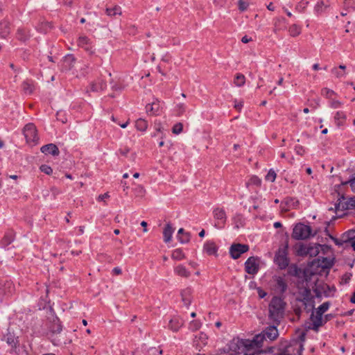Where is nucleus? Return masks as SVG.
<instances>
[{"mask_svg":"<svg viewBox=\"0 0 355 355\" xmlns=\"http://www.w3.org/2000/svg\"><path fill=\"white\" fill-rule=\"evenodd\" d=\"M328 7V5L325 4L323 1H320L318 2L315 7V10L317 12H322L324 11V8H326Z\"/></svg>","mask_w":355,"mask_h":355,"instance_id":"nucleus-42","label":"nucleus"},{"mask_svg":"<svg viewBox=\"0 0 355 355\" xmlns=\"http://www.w3.org/2000/svg\"><path fill=\"white\" fill-rule=\"evenodd\" d=\"M307 5H308L307 1H302L296 6V9L298 10L300 12H302L306 8Z\"/></svg>","mask_w":355,"mask_h":355,"instance_id":"nucleus-46","label":"nucleus"},{"mask_svg":"<svg viewBox=\"0 0 355 355\" xmlns=\"http://www.w3.org/2000/svg\"><path fill=\"white\" fill-rule=\"evenodd\" d=\"M42 153L48 155L51 154L53 156H58L60 153L59 149L56 145L53 144H49L47 145H44L41 147Z\"/></svg>","mask_w":355,"mask_h":355,"instance_id":"nucleus-12","label":"nucleus"},{"mask_svg":"<svg viewBox=\"0 0 355 355\" xmlns=\"http://www.w3.org/2000/svg\"><path fill=\"white\" fill-rule=\"evenodd\" d=\"M199 338L202 340H206L207 339V335L204 333H200L199 334Z\"/></svg>","mask_w":355,"mask_h":355,"instance_id":"nucleus-62","label":"nucleus"},{"mask_svg":"<svg viewBox=\"0 0 355 355\" xmlns=\"http://www.w3.org/2000/svg\"><path fill=\"white\" fill-rule=\"evenodd\" d=\"M232 222H233L234 228L239 229L240 227H242L244 226L245 218L243 215H241L240 214H237L232 218Z\"/></svg>","mask_w":355,"mask_h":355,"instance_id":"nucleus-19","label":"nucleus"},{"mask_svg":"<svg viewBox=\"0 0 355 355\" xmlns=\"http://www.w3.org/2000/svg\"><path fill=\"white\" fill-rule=\"evenodd\" d=\"M183 324L182 320L179 318H173L169 321L168 328L173 331H178Z\"/></svg>","mask_w":355,"mask_h":355,"instance_id":"nucleus-17","label":"nucleus"},{"mask_svg":"<svg viewBox=\"0 0 355 355\" xmlns=\"http://www.w3.org/2000/svg\"><path fill=\"white\" fill-rule=\"evenodd\" d=\"M245 83V77L242 73H236L234 78V84L236 87H242Z\"/></svg>","mask_w":355,"mask_h":355,"instance_id":"nucleus-30","label":"nucleus"},{"mask_svg":"<svg viewBox=\"0 0 355 355\" xmlns=\"http://www.w3.org/2000/svg\"><path fill=\"white\" fill-rule=\"evenodd\" d=\"M352 277L351 273H345L340 279V284H347L349 282Z\"/></svg>","mask_w":355,"mask_h":355,"instance_id":"nucleus-43","label":"nucleus"},{"mask_svg":"<svg viewBox=\"0 0 355 355\" xmlns=\"http://www.w3.org/2000/svg\"><path fill=\"white\" fill-rule=\"evenodd\" d=\"M10 33V24L7 21L0 23V36L6 38Z\"/></svg>","mask_w":355,"mask_h":355,"instance_id":"nucleus-25","label":"nucleus"},{"mask_svg":"<svg viewBox=\"0 0 355 355\" xmlns=\"http://www.w3.org/2000/svg\"><path fill=\"white\" fill-rule=\"evenodd\" d=\"M171 257L175 260H182L184 259L185 255L183 253L182 250L180 249H175L173 251Z\"/></svg>","mask_w":355,"mask_h":355,"instance_id":"nucleus-35","label":"nucleus"},{"mask_svg":"<svg viewBox=\"0 0 355 355\" xmlns=\"http://www.w3.org/2000/svg\"><path fill=\"white\" fill-rule=\"evenodd\" d=\"M141 225L144 227V232H146L148 231L146 227H147V223L146 221H142L141 223Z\"/></svg>","mask_w":355,"mask_h":355,"instance_id":"nucleus-63","label":"nucleus"},{"mask_svg":"<svg viewBox=\"0 0 355 355\" xmlns=\"http://www.w3.org/2000/svg\"><path fill=\"white\" fill-rule=\"evenodd\" d=\"M243 104H244L243 101H235L234 107L238 111H241L242 107H243Z\"/></svg>","mask_w":355,"mask_h":355,"instance_id":"nucleus-52","label":"nucleus"},{"mask_svg":"<svg viewBox=\"0 0 355 355\" xmlns=\"http://www.w3.org/2000/svg\"><path fill=\"white\" fill-rule=\"evenodd\" d=\"M112 272L114 275H119L122 272L121 269L119 267L114 268Z\"/></svg>","mask_w":355,"mask_h":355,"instance_id":"nucleus-60","label":"nucleus"},{"mask_svg":"<svg viewBox=\"0 0 355 355\" xmlns=\"http://www.w3.org/2000/svg\"><path fill=\"white\" fill-rule=\"evenodd\" d=\"M183 125L182 123H177L172 128V132L175 135H179L182 132Z\"/></svg>","mask_w":355,"mask_h":355,"instance_id":"nucleus-40","label":"nucleus"},{"mask_svg":"<svg viewBox=\"0 0 355 355\" xmlns=\"http://www.w3.org/2000/svg\"><path fill=\"white\" fill-rule=\"evenodd\" d=\"M345 184H349L352 190L355 193V178L349 180V182H346Z\"/></svg>","mask_w":355,"mask_h":355,"instance_id":"nucleus-58","label":"nucleus"},{"mask_svg":"<svg viewBox=\"0 0 355 355\" xmlns=\"http://www.w3.org/2000/svg\"><path fill=\"white\" fill-rule=\"evenodd\" d=\"M348 208V205L345 201L344 197H342L338 200V202L335 205V211L338 213L339 211H344ZM329 210H334L333 208H330Z\"/></svg>","mask_w":355,"mask_h":355,"instance_id":"nucleus-22","label":"nucleus"},{"mask_svg":"<svg viewBox=\"0 0 355 355\" xmlns=\"http://www.w3.org/2000/svg\"><path fill=\"white\" fill-rule=\"evenodd\" d=\"M276 178V173L272 169H270L268 172V180H270L272 182H274Z\"/></svg>","mask_w":355,"mask_h":355,"instance_id":"nucleus-50","label":"nucleus"},{"mask_svg":"<svg viewBox=\"0 0 355 355\" xmlns=\"http://www.w3.org/2000/svg\"><path fill=\"white\" fill-rule=\"evenodd\" d=\"M332 72L338 77V78H340V77H342L344 76L343 73H340L337 69H334L332 70Z\"/></svg>","mask_w":355,"mask_h":355,"instance_id":"nucleus-61","label":"nucleus"},{"mask_svg":"<svg viewBox=\"0 0 355 355\" xmlns=\"http://www.w3.org/2000/svg\"><path fill=\"white\" fill-rule=\"evenodd\" d=\"M76 60L73 55H71V54L67 55L63 59V65H62L63 70L68 71V70L71 69L74 66Z\"/></svg>","mask_w":355,"mask_h":355,"instance_id":"nucleus-13","label":"nucleus"},{"mask_svg":"<svg viewBox=\"0 0 355 355\" xmlns=\"http://www.w3.org/2000/svg\"><path fill=\"white\" fill-rule=\"evenodd\" d=\"M248 6V4L246 2L243 1L241 0H240L239 2V7L241 11L246 10Z\"/></svg>","mask_w":355,"mask_h":355,"instance_id":"nucleus-53","label":"nucleus"},{"mask_svg":"<svg viewBox=\"0 0 355 355\" xmlns=\"http://www.w3.org/2000/svg\"><path fill=\"white\" fill-rule=\"evenodd\" d=\"M178 114L182 115L185 112V105L184 103H179L177 105Z\"/></svg>","mask_w":355,"mask_h":355,"instance_id":"nucleus-49","label":"nucleus"},{"mask_svg":"<svg viewBox=\"0 0 355 355\" xmlns=\"http://www.w3.org/2000/svg\"><path fill=\"white\" fill-rule=\"evenodd\" d=\"M23 89L26 93L31 94L33 90V87L31 83L26 82L23 84Z\"/></svg>","mask_w":355,"mask_h":355,"instance_id":"nucleus-44","label":"nucleus"},{"mask_svg":"<svg viewBox=\"0 0 355 355\" xmlns=\"http://www.w3.org/2000/svg\"><path fill=\"white\" fill-rule=\"evenodd\" d=\"M275 261L280 268H285L288 266L289 261L288 259L287 258L286 245H284L279 248L275 255Z\"/></svg>","mask_w":355,"mask_h":355,"instance_id":"nucleus-6","label":"nucleus"},{"mask_svg":"<svg viewBox=\"0 0 355 355\" xmlns=\"http://www.w3.org/2000/svg\"><path fill=\"white\" fill-rule=\"evenodd\" d=\"M182 301L186 306H189L191 303V299L190 297H185L182 295Z\"/></svg>","mask_w":355,"mask_h":355,"instance_id":"nucleus-55","label":"nucleus"},{"mask_svg":"<svg viewBox=\"0 0 355 355\" xmlns=\"http://www.w3.org/2000/svg\"><path fill=\"white\" fill-rule=\"evenodd\" d=\"M175 273L182 277L187 278L190 276V272L182 265H179L174 269Z\"/></svg>","mask_w":355,"mask_h":355,"instance_id":"nucleus-26","label":"nucleus"},{"mask_svg":"<svg viewBox=\"0 0 355 355\" xmlns=\"http://www.w3.org/2000/svg\"><path fill=\"white\" fill-rule=\"evenodd\" d=\"M204 250L209 255L216 254L217 252V247L213 242H207L204 245Z\"/></svg>","mask_w":355,"mask_h":355,"instance_id":"nucleus-27","label":"nucleus"},{"mask_svg":"<svg viewBox=\"0 0 355 355\" xmlns=\"http://www.w3.org/2000/svg\"><path fill=\"white\" fill-rule=\"evenodd\" d=\"M296 153L300 155H303L305 153V149L301 146H297L295 147Z\"/></svg>","mask_w":355,"mask_h":355,"instance_id":"nucleus-54","label":"nucleus"},{"mask_svg":"<svg viewBox=\"0 0 355 355\" xmlns=\"http://www.w3.org/2000/svg\"><path fill=\"white\" fill-rule=\"evenodd\" d=\"M178 239L181 243H187L190 241V234L185 232L183 228H180L178 232Z\"/></svg>","mask_w":355,"mask_h":355,"instance_id":"nucleus-24","label":"nucleus"},{"mask_svg":"<svg viewBox=\"0 0 355 355\" xmlns=\"http://www.w3.org/2000/svg\"><path fill=\"white\" fill-rule=\"evenodd\" d=\"M7 343L10 345L12 349H15L18 344V342L15 339L13 336H10L7 338Z\"/></svg>","mask_w":355,"mask_h":355,"instance_id":"nucleus-45","label":"nucleus"},{"mask_svg":"<svg viewBox=\"0 0 355 355\" xmlns=\"http://www.w3.org/2000/svg\"><path fill=\"white\" fill-rule=\"evenodd\" d=\"M106 14L108 16H111V17L121 15L122 14L121 8L119 6H115L113 8H107Z\"/></svg>","mask_w":355,"mask_h":355,"instance_id":"nucleus-29","label":"nucleus"},{"mask_svg":"<svg viewBox=\"0 0 355 355\" xmlns=\"http://www.w3.org/2000/svg\"><path fill=\"white\" fill-rule=\"evenodd\" d=\"M343 105V103L338 101V100H332L331 101V107L332 108H334V109H337V108H339L341 105Z\"/></svg>","mask_w":355,"mask_h":355,"instance_id":"nucleus-51","label":"nucleus"},{"mask_svg":"<svg viewBox=\"0 0 355 355\" xmlns=\"http://www.w3.org/2000/svg\"><path fill=\"white\" fill-rule=\"evenodd\" d=\"M347 119V116L343 111H338L334 116V121L338 126L343 125Z\"/></svg>","mask_w":355,"mask_h":355,"instance_id":"nucleus-21","label":"nucleus"},{"mask_svg":"<svg viewBox=\"0 0 355 355\" xmlns=\"http://www.w3.org/2000/svg\"><path fill=\"white\" fill-rule=\"evenodd\" d=\"M110 198V195H109V193H105L103 194H101V195H99L98 196V200L99 201H103L105 200V199H107V198Z\"/></svg>","mask_w":355,"mask_h":355,"instance_id":"nucleus-56","label":"nucleus"},{"mask_svg":"<svg viewBox=\"0 0 355 355\" xmlns=\"http://www.w3.org/2000/svg\"><path fill=\"white\" fill-rule=\"evenodd\" d=\"M288 32L291 37H296L302 33V27L296 24H293L288 26Z\"/></svg>","mask_w":355,"mask_h":355,"instance_id":"nucleus-18","label":"nucleus"},{"mask_svg":"<svg viewBox=\"0 0 355 355\" xmlns=\"http://www.w3.org/2000/svg\"><path fill=\"white\" fill-rule=\"evenodd\" d=\"M214 218L216 220L219 221L225 225L227 220V215L225 209L221 207H216L213 211Z\"/></svg>","mask_w":355,"mask_h":355,"instance_id":"nucleus-11","label":"nucleus"},{"mask_svg":"<svg viewBox=\"0 0 355 355\" xmlns=\"http://www.w3.org/2000/svg\"><path fill=\"white\" fill-rule=\"evenodd\" d=\"M329 307V302H324L322 304H321L315 312L318 313H320V315H323L324 312H326Z\"/></svg>","mask_w":355,"mask_h":355,"instance_id":"nucleus-39","label":"nucleus"},{"mask_svg":"<svg viewBox=\"0 0 355 355\" xmlns=\"http://www.w3.org/2000/svg\"><path fill=\"white\" fill-rule=\"evenodd\" d=\"M174 232V228L171 224L168 223L165 225L163 230L164 241L166 243H169L171 241L172 235Z\"/></svg>","mask_w":355,"mask_h":355,"instance_id":"nucleus-15","label":"nucleus"},{"mask_svg":"<svg viewBox=\"0 0 355 355\" xmlns=\"http://www.w3.org/2000/svg\"><path fill=\"white\" fill-rule=\"evenodd\" d=\"M296 253L300 256L306 255L309 252V246L303 244L298 245L295 247Z\"/></svg>","mask_w":355,"mask_h":355,"instance_id":"nucleus-33","label":"nucleus"},{"mask_svg":"<svg viewBox=\"0 0 355 355\" xmlns=\"http://www.w3.org/2000/svg\"><path fill=\"white\" fill-rule=\"evenodd\" d=\"M257 291L260 298H263L266 295V293L260 287L257 288Z\"/></svg>","mask_w":355,"mask_h":355,"instance_id":"nucleus-57","label":"nucleus"},{"mask_svg":"<svg viewBox=\"0 0 355 355\" xmlns=\"http://www.w3.org/2000/svg\"><path fill=\"white\" fill-rule=\"evenodd\" d=\"M24 134L28 143L35 144L38 140L37 129L33 123L27 124L24 127Z\"/></svg>","mask_w":355,"mask_h":355,"instance_id":"nucleus-7","label":"nucleus"},{"mask_svg":"<svg viewBox=\"0 0 355 355\" xmlns=\"http://www.w3.org/2000/svg\"><path fill=\"white\" fill-rule=\"evenodd\" d=\"M266 333L263 330L257 334L252 340L245 339V355H258L263 353L261 349L266 340Z\"/></svg>","mask_w":355,"mask_h":355,"instance_id":"nucleus-1","label":"nucleus"},{"mask_svg":"<svg viewBox=\"0 0 355 355\" xmlns=\"http://www.w3.org/2000/svg\"><path fill=\"white\" fill-rule=\"evenodd\" d=\"M284 309V303L282 298L274 297L271 300L269 305V312L270 318L277 323L283 315V311Z\"/></svg>","mask_w":355,"mask_h":355,"instance_id":"nucleus-2","label":"nucleus"},{"mask_svg":"<svg viewBox=\"0 0 355 355\" xmlns=\"http://www.w3.org/2000/svg\"><path fill=\"white\" fill-rule=\"evenodd\" d=\"M40 170L47 175H50L53 172L52 168L47 165H42L40 166Z\"/></svg>","mask_w":355,"mask_h":355,"instance_id":"nucleus-47","label":"nucleus"},{"mask_svg":"<svg viewBox=\"0 0 355 355\" xmlns=\"http://www.w3.org/2000/svg\"><path fill=\"white\" fill-rule=\"evenodd\" d=\"M275 289L277 292L283 293L286 289V284L284 280L282 277H277L276 279Z\"/></svg>","mask_w":355,"mask_h":355,"instance_id":"nucleus-28","label":"nucleus"},{"mask_svg":"<svg viewBox=\"0 0 355 355\" xmlns=\"http://www.w3.org/2000/svg\"><path fill=\"white\" fill-rule=\"evenodd\" d=\"M202 322L199 320H194L189 323V329L192 331H198L200 329Z\"/></svg>","mask_w":355,"mask_h":355,"instance_id":"nucleus-38","label":"nucleus"},{"mask_svg":"<svg viewBox=\"0 0 355 355\" xmlns=\"http://www.w3.org/2000/svg\"><path fill=\"white\" fill-rule=\"evenodd\" d=\"M327 248V247L325 245H322L316 243L313 244L309 246V252H307V254H309L310 257H315L319 254L320 250H324V248Z\"/></svg>","mask_w":355,"mask_h":355,"instance_id":"nucleus-16","label":"nucleus"},{"mask_svg":"<svg viewBox=\"0 0 355 355\" xmlns=\"http://www.w3.org/2000/svg\"><path fill=\"white\" fill-rule=\"evenodd\" d=\"M251 40V38H248L247 36H244L242 37L241 41L243 43H248Z\"/></svg>","mask_w":355,"mask_h":355,"instance_id":"nucleus-64","label":"nucleus"},{"mask_svg":"<svg viewBox=\"0 0 355 355\" xmlns=\"http://www.w3.org/2000/svg\"><path fill=\"white\" fill-rule=\"evenodd\" d=\"M228 352L231 355H245V339L236 338L232 340L228 345Z\"/></svg>","mask_w":355,"mask_h":355,"instance_id":"nucleus-4","label":"nucleus"},{"mask_svg":"<svg viewBox=\"0 0 355 355\" xmlns=\"http://www.w3.org/2000/svg\"><path fill=\"white\" fill-rule=\"evenodd\" d=\"M322 94L325 95L327 98H331L334 95H335V93L334 91L329 89L327 88H325L322 90Z\"/></svg>","mask_w":355,"mask_h":355,"instance_id":"nucleus-48","label":"nucleus"},{"mask_svg":"<svg viewBox=\"0 0 355 355\" xmlns=\"http://www.w3.org/2000/svg\"><path fill=\"white\" fill-rule=\"evenodd\" d=\"M285 22V19L284 17H277L274 19L273 24L275 26V31H278L282 29V24Z\"/></svg>","mask_w":355,"mask_h":355,"instance_id":"nucleus-37","label":"nucleus"},{"mask_svg":"<svg viewBox=\"0 0 355 355\" xmlns=\"http://www.w3.org/2000/svg\"><path fill=\"white\" fill-rule=\"evenodd\" d=\"M159 110V105L157 103H153L146 105L147 112H156Z\"/></svg>","mask_w":355,"mask_h":355,"instance_id":"nucleus-41","label":"nucleus"},{"mask_svg":"<svg viewBox=\"0 0 355 355\" xmlns=\"http://www.w3.org/2000/svg\"><path fill=\"white\" fill-rule=\"evenodd\" d=\"M135 127L138 130L144 132L148 128V123L143 119H139L136 121Z\"/></svg>","mask_w":355,"mask_h":355,"instance_id":"nucleus-31","label":"nucleus"},{"mask_svg":"<svg viewBox=\"0 0 355 355\" xmlns=\"http://www.w3.org/2000/svg\"><path fill=\"white\" fill-rule=\"evenodd\" d=\"M311 321L313 324L312 329L315 331H318V328L321 327L326 320H324L322 315L320 313H318L316 312H313L311 315Z\"/></svg>","mask_w":355,"mask_h":355,"instance_id":"nucleus-10","label":"nucleus"},{"mask_svg":"<svg viewBox=\"0 0 355 355\" xmlns=\"http://www.w3.org/2000/svg\"><path fill=\"white\" fill-rule=\"evenodd\" d=\"M311 228L310 226L297 223L293 230L292 237L297 240H304L310 237L311 234Z\"/></svg>","mask_w":355,"mask_h":355,"instance_id":"nucleus-3","label":"nucleus"},{"mask_svg":"<svg viewBox=\"0 0 355 355\" xmlns=\"http://www.w3.org/2000/svg\"><path fill=\"white\" fill-rule=\"evenodd\" d=\"M129 152H130V148L128 147H125L124 148H122L120 150V153L125 157H126L128 155Z\"/></svg>","mask_w":355,"mask_h":355,"instance_id":"nucleus-59","label":"nucleus"},{"mask_svg":"<svg viewBox=\"0 0 355 355\" xmlns=\"http://www.w3.org/2000/svg\"><path fill=\"white\" fill-rule=\"evenodd\" d=\"M106 86V83L103 80L98 79L91 83L89 89L94 92H98L103 90Z\"/></svg>","mask_w":355,"mask_h":355,"instance_id":"nucleus-14","label":"nucleus"},{"mask_svg":"<svg viewBox=\"0 0 355 355\" xmlns=\"http://www.w3.org/2000/svg\"><path fill=\"white\" fill-rule=\"evenodd\" d=\"M155 128L156 130V132L154 133L153 136L155 137L157 135V133L161 134V138L163 139L165 135L164 134V127L160 121H155Z\"/></svg>","mask_w":355,"mask_h":355,"instance_id":"nucleus-34","label":"nucleus"},{"mask_svg":"<svg viewBox=\"0 0 355 355\" xmlns=\"http://www.w3.org/2000/svg\"><path fill=\"white\" fill-rule=\"evenodd\" d=\"M250 248L248 245L241 243H234L230 248V254L232 259H236L241 255L249 250Z\"/></svg>","mask_w":355,"mask_h":355,"instance_id":"nucleus-8","label":"nucleus"},{"mask_svg":"<svg viewBox=\"0 0 355 355\" xmlns=\"http://www.w3.org/2000/svg\"><path fill=\"white\" fill-rule=\"evenodd\" d=\"M260 259L257 257H250L245 262V270L248 274L255 275L260 267Z\"/></svg>","mask_w":355,"mask_h":355,"instance_id":"nucleus-5","label":"nucleus"},{"mask_svg":"<svg viewBox=\"0 0 355 355\" xmlns=\"http://www.w3.org/2000/svg\"><path fill=\"white\" fill-rule=\"evenodd\" d=\"M278 323H279V322H277V323H275L274 322V324L268 327V339L273 340H275L278 337L279 333H278V331H277V327H276V325L278 324Z\"/></svg>","mask_w":355,"mask_h":355,"instance_id":"nucleus-20","label":"nucleus"},{"mask_svg":"<svg viewBox=\"0 0 355 355\" xmlns=\"http://www.w3.org/2000/svg\"><path fill=\"white\" fill-rule=\"evenodd\" d=\"M333 264L334 260L330 257H320L318 259V265L322 268H329Z\"/></svg>","mask_w":355,"mask_h":355,"instance_id":"nucleus-23","label":"nucleus"},{"mask_svg":"<svg viewBox=\"0 0 355 355\" xmlns=\"http://www.w3.org/2000/svg\"><path fill=\"white\" fill-rule=\"evenodd\" d=\"M51 331L53 334L60 333L62 331V325L58 319H56L52 326L51 327Z\"/></svg>","mask_w":355,"mask_h":355,"instance_id":"nucleus-36","label":"nucleus"},{"mask_svg":"<svg viewBox=\"0 0 355 355\" xmlns=\"http://www.w3.org/2000/svg\"><path fill=\"white\" fill-rule=\"evenodd\" d=\"M261 184V179L256 176H252L250 180L246 182V186H255V187H260Z\"/></svg>","mask_w":355,"mask_h":355,"instance_id":"nucleus-32","label":"nucleus"},{"mask_svg":"<svg viewBox=\"0 0 355 355\" xmlns=\"http://www.w3.org/2000/svg\"><path fill=\"white\" fill-rule=\"evenodd\" d=\"M78 46L83 48L89 54L94 53V47L92 46L89 40L86 36H80L78 40Z\"/></svg>","mask_w":355,"mask_h":355,"instance_id":"nucleus-9","label":"nucleus"}]
</instances>
